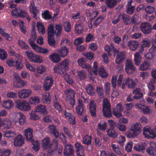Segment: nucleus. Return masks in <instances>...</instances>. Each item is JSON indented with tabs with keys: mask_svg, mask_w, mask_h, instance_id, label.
<instances>
[{
	"mask_svg": "<svg viewBox=\"0 0 156 156\" xmlns=\"http://www.w3.org/2000/svg\"><path fill=\"white\" fill-rule=\"evenodd\" d=\"M69 60L65 59L54 67L53 71L55 73L62 75L66 82L69 84H71L73 81L66 72L69 69Z\"/></svg>",
	"mask_w": 156,
	"mask_h": 156,
	"instance_id": "nucleus-1",
	"label": "nucleus"
},
{
	"mask_svg": "<svg viewBox=\"0 0 156 156\" xmlns=\"http://www.w3.org/2000/svg\"><path fill=\"white\" fill-rule=\"evenodd\" d=\"M142 128L140 123H133L130 126L129 130L126 132V135L128 138L135 137L140 133Z\"/></svg>",
	"mask_w": 156,
	"mask_h": 156,
	"instance_id": "nucleus-2",
	"label": "nucleus"
},
{
	"mask_svg": "<svg viewBox=\"0 0 156 156\" xmlns=\"http://www.w3.org/2000/svg\"><path fill=\"white\" fill-rule=\"evenodd\" d=\"M11 119L13 124L16 126L23 125L26 121V116L23 113L16 112L12 114Z\"/></svg>",
	"mask_w": 156,
	"mask_h": 156,
	"instance_id": "nucleus-3",
	"label": "nucleus"
},
{
	"mask_svg": "<svg viewBox=\"0 0 156 156\" xmlns=\"http://www.w3.org/2000/svg\"><path fill=\"white\" fill-rule=\"evenodd\" d=\"M35 30V27H33L31 33V38L29 39V42L32 48L35 51L40 52L41 47L39 46L34 43L37 38Z\"/></svg>",
	"mask_w": 156,
	"mask_h": 156,
	"instance_id": "nucleus-4",
	"label": "nucleus"
},
{
	"mask_svg": "<svg viewBox=\"0 0 156 156\" xmlns=\"http://www.w3.org/2000/svg\"><path fill=\"white\" fill-rule=\"evenodd\" d=\"M75 94V92L72 89H67L64 91V95L66 100L72 107L74 106L75 103L74 98Z\"/></svg>",
	"mask_w": 156,
	"mask_h": 156,
	"instance_id": "nucleus-5",
	"label": "nucleus"
},
{
	"mask_svg": "<svg viewBox=\"0 0 156 156\" xmlns=\"http://www.w3.org/2000/svg\"><path fill=\"white\" fill-rule=\"evenodd\" d=\"M93 74L95 76L98 74L102 78H105L108 76V73L104 68H98V63L96 62H94L93 63Z\"/></svg>",
	"mask_w": 156,
	"mask_h": 156,
	"instance_id": "nucleus-6",
	"label": "nucleus"
},
{
	"mask_svg": "<svg viewBox=\"0 0 156 156\" xmlns=\"http://www.w3.org/2000/svg\"><path fill=\"white\" fill-rule=\"evenodd\" d=\"M13 78V86L14 87L22 88L27 84V81L22 80L18 74H14Z\"/></svg>",
	"mask_w": 156,
	"mask_h": 156,
	"instance_id": "nucleus-7",
	"label": "nucleus"
},
{
	"mask_svg": "<svg viewBox=\"0 0 156 156\" xmlns=\"http://www.w3.org/2000/svg\"><path fill=\"white\" fill-rule=\"evenodd\" d=\"M103 112L106 117H109L112 116L110 105L108 100L106 98H104L103 101Z\"/></svg>",
	"mask_w": 156,
	"mask_h": 156,
	"instance_id": "nucleus-8",
	"label": "nucleus"
},
{
	"mask_svg": "<svg viewBox=\"0 0 156 156\" xmlns=\"http://www.w3.org/2000/svg\"><path fill=\"white\" fill-rule=\"evenodd\" d=\"M15 102L16 107L22 111H28L31 110V107L30 105L25 102H22L19 100H16Z\"/></svg>",
	"mask_w": 156,
	"mask_h": 156,
	"instance_id": "nucleus-9",
	"label": "nucleus"
},
{
	"mask_svg": "<svg viewBox=\"0 0 156 156\" xmlns=\"http://www.w3.org/2000/svg\"><path fill=\"white\" fill-rule=\"evenodd\" d=\"M125 69L126 72L129 74L134 73L136 71V68L131 60H128L126 63Z\"/></svg>",
	"mask_w": 156,
	"mask_h": 156,
	"instance_id": "nucleus-10",
	"label": "nucleus"
},
{
	"mask_svg": "<svg viewBox=\"0 0 156 156\" xmlns=\"http://www.w3.org/2000/svg\"><path fill=\"white\" fill-rule=\"evenodd\" d=\"M138 82V80L136 79V81H134L131 79L129 78H127L125 79L123 82L122 88V89L124 88V86L127 85L128 88H133L136 85Z\"/></svg>",
	"mask_w": 156,
	"mask_h": 156,
	"instance_id": "nucleus-11",
	"label": "nucleus"
},
{
	"mask_svg": "<svg viewBox=\"0 0 156 156\" xmlns=\"http://www.w3.org/2000/svg\"><path fill=\"white\" fill-rule=\"evenodd\" d=\"M143 134L147 138H154L156 136V133L148 126H145L143 129Z\"/></svg>",
	"mask_w": 156,
	"mask_h": 156,
	"instance_id": "nucleus-12",
	"label": "nucleus"
},
{
	"mask_svg": "<svg viewBox=\"0 0 156 156\" xmlns=\"http://www.w3.org/2000/svg\"><path fill=\"white\" fill-rule=\"evenodd\" d=\"M6 63L9 66L13 67L16 66V69L18 70H21L23 67V64L20 62L16 61L13 58H11L6 60Z\"/></svg>",
	"mask_w": 156,
	"mask_h": 156,
	"instance_id": "nucleus-13",
	"label": "nucleus"
},
{
	"mask_svg": "<svg viewBox=\"0 0 156 156\" xmlns=\"http://www.w3.org/2000/svg\"><path fill=\"white\" fill-rule=\"evenodd\" d=\"M32 91L29 89H21L18 93L19 97L21 99H25L30 96L32 94Z\"/></svg>",
	"mask_w": 156,
	"mask_h": 156,
	"instance_id": "nucleus-14",
	"label": "nucleus"
},
{
	"mask_svg": "<svg viewBox=\"0 0 156 156\" xmlns=\"http://www.w3.org/2000/svg\"><path fill=\"white\" fill-rule=\"evenodd\" d=\"M24 140L23 136L20 134L17 135L13 139L14 145L16 147H20L24 144Z\"/></svg>",
	"mask_w": 156,
	"mask_h": 156,
	"instance_id": "nucleus-15",
	"label": "nucleus"
},
{
	"mask_svg": "<svg viewBox=\"0 0 156 156\" xmlns=\"http://www.w3.org/2000/svg\"><path fill=\"white\" fill-rule=\"evenodd\" d=\"M77 62L80 66L83 68H85L89 71V76L90 78H92L94 77V76H92L91 73L89 71V70L91 68V66L89 64L85 63V61L83 58H81L78 59L77 60Z\"/></svg>",
	"mask_w": 156,
	"mask_h": 156,
	"instance_id": "nucleus-16",
	"label": "nucleus"
},
{
	"mask_svg": "<svg viewBox=\"0 0 156 156\" xmlns=\"http://www.w3.org/2000/svg\"><path fill=\"white\" fill-rule=\"evenodd\" d=\"M53 83L52 77L51 76H47L44 83V90L46 91L49 90L52 86Z\"/></svg>",
	"mask_w": 156,
	"mask_h": 156,
	"instance_id": "nucleus-17",
	"label": "nucleus"
},
{
	"mask_svg": "<svg viewBox=\"0 0 156 156\" xmlns=\"http://www.w3.org/2000/svg\"><path fill=\"white\" fill-rule=\"evenodd\" d=\"M135 105L136 108L141 110V111L144 114H150L152 112V109L150 107L139 104H136Z\"/></svg>",
	"mask_w": 156,
	"mask_h": 156,
	"instance_id": "nucleus-18",
	"label": "nucleus"
},
{
	"mask_svg": "<svg viewBox=\"0 0 156 156\" xmlns=\"http://www.w3.org/2000/svg\"><path fill=\"white\" fill-rule=\"evenodd\" d=\"M1 127L3 126L5 129H9L13 127V125L11 121L8 118H5L0 122Z\"/></svg>",
	"mask_w": 156,
	"mask_h": 156,
	"instance_id": "nucleus-19",
	"label": "nucleus"
},
{
	"mask_svg": "<svg viewBox=\"0 0 156 156\" xmlns=\"http://www.w3.org/2000/svg\"><path fill=\"white\" fill-rule=\"evenodd\" d=\"M150 147L146 150L147 153L151 155H156V144L153 142H151L150 143Z\"/></svg>",
	"mask_w": 156,
	"mask_h": 156,
	"instance_id": "nucleus-20",
	"label": "nucleus"
},
{
	"mask_svg": "<svg viewBox=\"0 0 156 156\" xmlns=\"http://www.w3.org/2000/svg\"><path fill=\"white\" fill-rule=\"evenodd\" d=\"M57 51L59 56L62 58H64L69 54V50L66 47L62 46L59 48Z\"/></svg>",
	"mask_w": 156,
	"mask_h": 156,
	"instance_id": "nucleus-21",
	"label": "nucleus"
},
{
	"mask_svg": "<svg viewBox=\"0 0 156 156\" xmlns=\"http://www.w3.org/2000/svg\"><path fill=\"white\" fill-rule=\"evenodd\" d=\"M141 28L144 33L149 34L151 31V26L148 23H144L141 24Z\"/></svg>",
	"mask_w": 156,
	"mask_h": 156,
	"instance_id": "nucleus-22",
	"label": "nucleus"
},
{
	"mask_svg": "<svg viewBox=\"0 0 156 156\" xmlns=\"http://www.w3.org/2000/svg\"><path fill=\"white\" fill-rule=\"evenodd\" d=\"M65 156H72L74 154L73 147L70 145H67L65 147L64 151Z\"/></svg>",
	"mask_w": 156,
	"mask_h": 156,
	"instance_id": "nucleus-23",
	"label": "nucleus"
},
{
	"mask_svg": "<svg viewBox=\"0 0 156 156\" xmlns=\"http://www.w3.org/2000/svg\"><path fill=\"white\" fill-rule=\"evenodd\" d=\"M33 130L30 128H28L24 130V135L27 141L32 142L33 140Z\"/></svg>",
	"mask_w": 156,
	"mask_h": 156,
	"instance_id": "nucleus-24",
	"label": "nucleus"
},
{
	"mask_svg": "<svg viewBox=\"0 0 156 156\" xmlns=\"http://www.w3.org/2000/svg\"><path fill=\"white\" fill-rule=\"evenodd\" d=\"M156 52V45L153 46L149 50V52L145 55V57L147 59H151L154 56Z\"/></svg>",
	"mask_w": 156,
	"mask_h": 156,
	"instance_id": "nucleus-25",
	"label": "nucleus"
},
{
	"mask_svg": "<svg viewBox=\"0 0 156 156\" xmlns=\"http://www.w3.org/2000/svg\"><path fill=\"white\" fill-rule=\"evenodd\" d=\"M62 146L58 144L56 146V148L55 150H53L52 149H49L48 150L47 155L48 156H51L56 151H57L58 154H60L62 153Z\"/></svg>",
	"mask_w": 156,
	"mask_h": 156,
	"instance_id": "nucleus-26",
	"label": "nucleus"
},
{
	"mask_svg": "<svg viewBox=\"0 0 156 156\" xmlns=\"http://www.w3.org/2000/svg\"><path fill=\"white\" fill-rule=\"evenodd\" d=\"M65 118L68 119L69 122L71 124H74L75 123V118L70 113L65 111L64 113Z\"/></svg>",
	"mask_w": 156,
	"mask_h": 156,
	"instance_id": "nucleus-27",
	"label": "nucleus"
},
{
	"mask_svg": "<svg viewBox=\"0 0 156 156\" xmlns=\"http://www.w3.org/2000/svg\"><path fill=\"white\" fill-rule=\"evenodd\" d=\"M96 103L94 100H91L90 103L89 109L91 115L94 116L96 115Z\"/></svg>",
	"mask_w": 156,
	"mask_h": 156,
	"instance_id": "nucleus-28",
	"label": "nucleus"
},
{
	"mask_svg": "<svg viewBox=\"0 0 156 156\" xmlns=\"http://www.w3.org/2000/svg\"><path fill=\"white\" fill-rule=\"evenodd\" d=\"M77 156H84L83 147L80 144L77 143L75 144Z\"/></svg>",
	"mask_w": 156,
	"mask_h": 156,
	"instance_id": "nucleus-29",
	"label": "nucleus"
},
{
	"mask_svg": "<svg viewBox=\"0 0 156 156\" xmlns=\"http://www.w3.org/2000/svg\"><path fill=\"white\" fill-rule=\"evenodd\" d=\"M41 98L42 100L44 103L49 104L51 102V97L48 92L44 93L42 95Z\"/></svg>",
	"mask_w": 156,
	"mask_h": 156,
	"instance_id": "nucleus-30",
	"label": "nucleus"
},
{
	"mask_svg": "<svg viewBox=\"0 0 156 156\" xmlns=\"http://www.w3.org/2000/svg\"><path fill=\"white\" fill-rule=\"evenodd\" d=\"M78 104V105L76 108V112L78 115H81L83 111L82 101L79 99Z\"/></svg>",
	"mask_w": 156,
	"mask_h": 156,
	"instance_id": "nucleus-31",
	"label": "nucleus"
},
{
	"mask_svg": "<svg viewBox=\"0 0 156 156\" xmlns=\"http://www.w3.org/2000/svg\"><path fill=\"white\" fill-rule=\"evenodd\" d=\"M35 111L36 112L42 113L43 114H46L48 113L45 107L41 105H38L36 107Z\"/></svg>",
	"mask_w": 156,
	"mask_h": 156,
	"instance_id": "nucleus-32",
	"label": "nucleus"
},
{
	"mask_svg": "<svg viewBox=\"0 0 156 156\" xmlns=\"http://www.w3.org/2000/svg\"><path fill=\"white\" fill-rule=\"evenodd\" d=\"M30 62H32L41 63L43 62V60L41 56L34 54Z\"/></svg>",
	"mask_w": 156,
	"mask_h": 156,
	"instance_id": "nucleus-33",
	"label": "nucleus"
},
{
	"mask_svg": "<svg viewBox=\"0 0 156 156\" xmlns=\"http://www.w3.org/2000/svg\"><path fill=\"white\" fill-rule=\"evenodd\" d=\"M40 101L39 97L37 96L31 97L28 99V102L31 105H36L39 103Z\"/></svg>",
	"mask_w": 156,
	"mask_h": 156,
	"instance_id": "nucleus-34",
	"label": "nucleus"
},
{
	"mask_svg": "<svg viewBox=\"0 0 156 156\" xmlns=\"http://www.w3.org/2000/svg\"><path fill=\"white\" fill-rule=\"evenodd\" d=\"M2 105L4 108L9 109L13 106V103L11 100H6L2 103Z\"/></svg>",
	"mask_w": 156,
	"mask_h": 156,
	"instance_id": "nucleus-35",
	"label": "nucleus"
},
{
	"mask_svg": "<svg viewBox=\"0 0 156 156\" xmlns=\"http://www.w3.org/2000/svg\"><path fill=\"white\" fill-rule=\"evenodd\" d=\"M125 53L124 52H121L118 54L115 59V62L119 64L122 62L125 59Z\"/></svg>",
	"mask_w": 156,
	"mask_h": 156,
	"instance_id": "nucleus-36",
	"label": "nucleus"
},
{
	"mask_svg": "<svg viewBox=\"0 0 156 156\" xmlns=\"http://www.w3.org/2000/svg\"><path fill=\"white\" fill-rule=\"evenodd\" d=\"M30 12L32 14L34 17L35 19H37V13L38 12V11L36 7L34 5V2H31V5L30 7Z\"/></svg>",
	"mask_w": 156,
	"mask_h": 156,
	"instance_id": "nucleus-37",
	"label": "nucleus"
},
{
	"mask_svg": "<svg viewBox=\"0 0 156 156\" xmlns=\"http://www.w3.org/2000/svg\"><path fill=\"white\" fill-rule=\"evenodd\" d=\"M16 135L14 132L11 130H6L3 132V136L7 139L13 138Z\"/></svg>",
	"mask_w": 156,
	"mask_h": 156,
	"instance_id": "nucleus-38",
	"label": "nucleus"
},
{
	"mask_svg": "<svg viewBox=\"0 0 156 156\" xmlns=\"http://www.w3.org/2000/svg\"><path fill=\"white\" fill-rule=\"evenodd\" d=\"M60 57L58 53H54L49 56V59L53 62L55 63L61 60Z\"/></svg>",
	"mask_w": 156,
	"mask_h": 156,
	"instance_id": "nucleus-39",
	"label": "nucleus"
},
{
	"mask_svg": "<svg viewBox=\"0 0 156 156\" xmlns=\"http://www.w3.org/2000/svg\"><path fill=\"white\" fill-rule=\"evenodd\" d=\"M128 45L131 50L134 51L137 49L139 45V43L136 41H132L128 42Z\"/></svg>",
	"mask_w": 156,
	"mask_h": 156,
	"instance_id": "nucleus-40",
	"label": "nucleus"
},
{
	"mask_svg": "<svg viewBox=\"0 0 156 156\" xmlns=\"http://www.w3.org/2000/svg\"><path fill=\"white\" fill-rule=\"evenodd\" d=\"M37 27L39 34L41 35H44L45 32V28L42 24L38 22L37 23Z\"/></svg>",
	"mask_w": 156,
	"mask_h": 156,
	"instance_id": "nucleus-41",
	"label": "nucleus"
},
{
	"mask_svg": "<svg viewBox=\"0 0 156 156\" xmlns=\"http://www.w3.org/2000/svg\"><path fill=\"white\" fill-rule=\"evenodd\" d=\"M46 68L43 65H38L36 67V69L37 73L39 74H42L46 70Z\"/></svg>",
	"mask_w": 156,
	"mask_h": 156,
	"instance_id": "nucleus-42",
	"label": "nucleus"
},
{
	"mask_svg": "<svg viewBox=\"0 0 156 156\" xmlns=\"http://www.w3.org/2000/svg\"><path fill=\"white\" fill-rule=\"evenodd\" d=\"M50 139L49 137L45 138L42 140V146L44 149H47L50 147Z\"/></svg>",
	"mask_w": 156,
	"mask_h": 156,
	"instance_id": "nucleus-43",
	"label": "nucleus"
},
{
	"mask_svg": "<svg viewBox=\"0 0 156 156\" xmlns=\"http://www.w3.org/2000/svg\"><path fill=\"white\" fill-rule=\"evenodd\" d=\"M142 61L141 56L139 52H136L134 55V61L135 64L137 66H139Z\"/></svg>",
	"mask_w": 156,
	"mask_h": 156,
	"instance_id": "nucleus-44",
	"label": "nucleus"
},
{
	"mask_svg": "<svg viewBox=\"0 0 156 156\" xmlns=\"http://www.w3.org/2000/svg\"><path fill=\"white\" fill-rule=\"evenodd\" d=\"M133 94L134 95V98L136 99H138L141 98L143 96V94L141 92L140 88H137L133 92Z\"/></svg>",
	"mask_w": 156,
	"mask_h": 156,
	"instance_id": "nucleus-45",
	"label": "nucleus"
},
{
	"mask_svg": "<svg viewBox=\"0 0 156 156\" xmlns=\"http://www.w3.org/2000/svg\"><path fill=\"white\" fill-rule=\"evenodd\" d=\"M111 146L113 151L117 154L121 155L123 153V151L122 149H120L117 145L113 143H112Z\"/></svg>",
	"mask_w": 156,
	"mask_h": 156,
	"instance_id": "nucleus-46",
	"label": "nucleus"
},
{
	"mask_svg": "<svg viewBox=\"0 0 156 156\" xmlns=\"http://www.w3.org/2000/svg\"><path fill=\"white\" fill-rule=\"evenodd\" d=\"M94 87L90 84H87L86 86V90L87 92L90 95L94 94Z\"/></svg>",
	"mask_w": 156,
	"mask_h": 156,
	"instance_id": "nucleus-47",
	"label": "nucleus"
},
{
	"mask_svg": "<svg viewBox=\"0 0 156 156\" xmlns=\"http://www.w3.org/2000/svg\"><path fill=\"white\" fill-rule=\"evenodd\" d=\"M116 0H107L105 1L106 4L108 8H112L115 6L117 4Z\"/></svg>",
	"mask_w": 156,
	"mask_h": 156,
	"instance_id": "nucleus-48",
	"label": "nucleus"
},
{
	"mask_svg": "<svg viewBox=\"0 0 156 156\" xmlns=\"http://www.w3.org/2000/svg\"><path fill=\"white\" fill-rule=\"evenodd\" d=\"M151 45L150 41L147 38L143 39L141 43V47L142 48H149Z\"/></svg>",
	"mask_w": 156,
	"mask_h": 156,
	"instance_id": "nucleus-49",
	"label": "nucleus"
},
{
	"mask_svg": "<svg viewBox=\"0 0 156 156\" xmlns=\"http://www.w3.org/2000/svg\"><path fill=\"white\" fill-rule=\"evenodd\" d=\"M42 16L43 18L46 20L50 19L52 17V14L48 10H45L42 13Z\"/></svg>",
	"mask_w": 156,
	"mask_h": 156,
	"instance_id": "nucleus-50",
	"label": "nucleus"
},
{
	"mask_svg": "<svg viewBox=\"0 0 156 156\" xmlns=\"http://www.w3.org/2000/svg\"><path fill=\"white\" fill-rule=\"evenodd\" d=\"M98 126L99 129L102 131H104L106 129L107 123L104 121H101L98 123Z\"/></svg>",
	"mask_w": 156,
	"mask_h": 156,
	"instance_id": "nucleus-51",
	"label": "nucleus"
},
{
	"mask_svg": "<svg viewBox=\"0 0 156 156\" xmlns=\"http://www.w3.org/2000/svg\"><path fill=\"white\" fill-rule=\"evenodd\" d=\"M84 25L83 23H79L75 25V28L78 33H82L83 32Z\"/></svg>",
	"mask_w": 156,
	"mask_h": 156,
	"instance_id": "nucleus-52",
	"label": "nucleus"
},
{
	"mask_svg": "<svg viewBox=\"0 0 156 156\" xmlns=\"http://www.w3.org/2000/svg\"><path fill=\"white\" fill-rule=\"evenodd\" d=\"M48 36H54L55 34L54 31V26L53 24H51L48 27Z\"/></svg>",
	"mask_w": 156,
	"mask_h": 156,
	"instance_id": "nucleus-53",
	"label": "nucleus"
},
{
	"mask_svg": "<svg viewBox=\"0 0 156 156\" xmlns=\"http://www.w3.org/2000/svg\"><path fill=\"white\" fill-rule=\"evenodd\" d=\"M146 146L145 143L141 144H140L136 145L134 147V149L136 151H140L144 150Z\"/></svg>",
	"mask_w": 156,
	"mask_h": 156,
	"instance_id": "nucleus-54",
	"label": "nucleus"
},
{
	"mask_svg": "<svg viewBox=\"0 0 156 156\" xmlns=\"http://www.w3.org/2000/svg\"><path fill=\"white\" fill-rule=\"evenodd\" d=\"M107 132L108 135L112 138H115L117 135V133L112 129H109L107 130Z\"/></svg>",
	"mask_w": 156,
	"mask_h": 156,
	"instance_id": "nucleus-55",
	"label": "nucleus"
},
{
	"mask_svg": "<svg viewBox=\"0 0 156 156\" xmlns=\"http://www.w3.org/2000/svg\"><path fill=\"white\" fill-rule=\"evenodd\" d=\"M31 142L33 145L32 147L33 150L35 151H38L40 147L39 142L37 141H34L33 140L32 142Z\"/></svg>",
	"mask_w": 156,
	"mask_h": 156,
	"instance_id": "nucleus-56",
	"label": "nucleus"
},
{
	"mask_svg": "<svg viewBox=\"0 0 156 156\" xmlns=\"http://www.w3.org/2000/svg\"><path fill=\"white\" fill-rule=\"evenodd\" d=\"M25 65L26 68L30 71L32 72H35L36 71V69L33 65H31L30 63L28 62H26L25 63Z\"/></svg>",
	"mask_w": 156,
	"mask_h": 156,
	"instance_id": "nucleus-57",
	"label": "nucleus"
},
{
	"mask_svg": "<svg viewBox=\"0 0 156 156\" xmlns=\"http://www.w3.org/2000/svg\"><path fill=\"white\" fill-rule=\"evenodd\" d=\"M55 33L56 36L59 35L62 32V27L60 24H56L55 26Z\"/></svg>",
	"mask_w": 156,
	"mask_h": 156,
	"instance_id": "nucleus-58",
	"label": "nucleus"
},
{
	"mask_svg": "<svg viewBox=\"0 0 156 156\" xmlns=\"http://www.w3.org/2000/svg\"><path fill=\"white\" fill-rule=\"evenodd\" d=\"M7 56V52L4 50L0 48V57L2 60L5 59Z\"/></svg>",
	"mask_w": 156,
	"mask_h": 156,
	"instance_id": "nucleus-59",
	"label": "nucleus"
},
{
	"mask_svg": "<svg viewBox=\"0 0 156 156\" xmlns=\"http://www.w3.org/2000/svg\"><path fill=\"white\" fill-rule=\"evenodd\" d=\"M19 22L20 24L19 25L20 30L24 34H25L27 32V30L26 27L24 25V22L21 20H19Z\"/></svg>",
	"mask_w": 156,
	"mask_h": 156,
	"instance_id": "nucleus-60",
	"label": "nucleus"
},
{
	"mask_svg": "<svg viewBox=\"0 0 156 156\" xmlns=\"http://www.w3.org/2000/svg\"><path fill=\"white\" fill-rule=\"evenodd\" d=\"M150 66V64L148 62H144L140 65V69L142 71L146 70Z\"/></svg>",
	"mask_w": 156,
	"mask_h": 156,
	"instance_id": "nucleus-61",
	"label": "nucleus"
},
{
	"mask_svg": "<svg viewBox=\"0 0 156 156\" xmlns=\"http://www.w3.org/2000/svg\"><path fill=\"white\" fill-rule=\"evenodd\" d=\"M77 76L80 80H83L86 76V73L84 70L80 71L77 72Z\"/></svg>",
	"mask_w": 156,
	"mask_h": 156,
	"instance_id": "nucleus-62",
	"label": "nucleus"
},
{
	"mask_svg": "<svg viewBox=\"0 0 156 156\" xmlns=\"http://www.w3.org/2000/svg\"><path fill=\"white\" fill-rule=\"evenodd\" d=\"M83 142L84 144L87 145L90 144L91 143V137L90 136L86 135L83 138Z\"/></svg>",
	"mask_w": 156,
	"mask_h": 156,
	"instance_id": "nucleus-63",
	"label": "nucleus"
},
{
	"mask_svg": "<svg viewBox=\"0 0 156 156\" xmlns=\"http://www.w3.org/2000/svg\"><path fill=\"white\" fill-rule=\"evenodd\" d=\"M11 151L9 149L3 150H0L1 155L0 156H9L11 154Z\"/></svg>",
	"mask_w": 156,
	"mask_h": 156,
	"instance_id": "nucleus-64",
	"label": "nucleus"
}]
</instances>
